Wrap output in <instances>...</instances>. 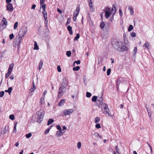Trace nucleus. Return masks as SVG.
Segmentation results:
<instances>
[{
	"label": "nucleus",
	"mask_w": 154,
	"mask_h": 154,
	"mask_svg": "<svg viewBox=\"0 0 154 154\" xmlns=\"http://www.w3.org/2000/svg\"><path fill=\"white\" fill-rule=\"evenodd\" d=\"M111 42L113 48L117 51L123 52L128 50L125 43L120 39H113Z\"/></svg>",
	"instance_id": "nucleus-1"
},
{
	"label": "nucleus",
	"mask_w": 154,
	"mask_h": 154,
	"mask_svg": "<svg viewBox=\"0 0 154 154\" xmlns=\"http://www.w3.org/2000/svg\"><path fill=\"white\" fill-rule=\"evenodd\" d=\"M105 12V17L106 18H108L111 14H112V16L113 17L116 12L115 7L114 6L112 8L106 7V8Z\"/></svg>",
	"instance_id": "nucleus-2"
},
{
	"label": "nucleus",
	"mask_w": 154,
	"mask_h": 154,
	"mask_svg": "<svg viewBox=\"0 0 154 154\" xmlns=\"http://www.w3.org/2000/svg\"><path fill=\"white\" fill-rule=\"evenodd\" d=\"M27 31V28L26 26H22L21 28L20 29L18 33V35H17L16 38H21L24 37V35Z\"/></svg>",
	"instance_id": "nucleus-3"
},
{
	"label": "nucleus",
	"mask_w": 154,
	"mask_h": 154,
	"mask_svg": "<svg viewBox=\"0 0 154 154\" xmlns=\"http://www.w3.org/2000/svg\"><path fill=\"white\" fill-rule=\"evenodd\" d=\"M44 114L45 111L43 109H41L37 112V122L40 123L43 120Z\"/></svg>",
	"instance_id": "nucleus-4"
},
{
	"label": "nucleus",
	"mask_w": 154,
	"mask_h": 154,
	"mask_svg": "<svg viewBox=\"0 0 154 154\" xmlns=\"http://www.w3.org/2000/svg\"><path fill=\"white\" fill-rule=\"evenodd\" d=\"M67 87L65 86L61 85L59 89V91L57 95V97H62L65 91H66Z\"/></svg>",
	"instance_id": "nucleus-5"
},
{
	"label": "nucleus",
	"mask_w": 154,
	"mask_h": 154,
	"mask_svg": "<svg viewBox=\"0 0 154 154\" xmlns=\"http://www.w3.org/2000/svg\"><path fill=\"white\" fill-rule=\"evenodd\" d=\"M8 25V22L6 19L3 17L0 24V32L5 28Z\"/></svg>",
	"instance_id": "nucleus-6"
},
{
	"label": "nucleus",
	"mask_w": 154,
	"mask_h": 154,
	"mask_svg": "<svg viewBox=\"0 0 154 154\" xmlns=\"http://www.w3.org/2000/svg\"><path fill=\"white\" fill-rule=\"evenodd\" d=\"M74 110L72 109H64L63 111V114L65 116L67 115H69L70 114L72 113Z\"/></svg>",
	"instance_id": "nucleus-7"
},
{
	"label": "nucleus",
	"mask_w": 154,
	"mask_h": 154,
	"mask_svg": "<svg viewBox=\"0 0 154 154\" xmlns=\"http://www.w3.org/2000/svg\"><path fill=\"white\" fill-rule=\"evenodd\" d=\"M9 131V128L8 126H5V128L1 130V133L2 134L8 133Z\"/></svg>",
	"instance_id": "nucleus-8"
},
{
	"label": "nucleus",
	"mask_w": 154,
	"mask_h": 154,
	"mask_svg": "<svg viewBox=\"0 0 154 154\" xmlns=\"http://www.w3.org/2000/svg\"><path fill=\"white\" fill-rule=\"evenodd\" d=\"M88 2L90 11L92 12H94V8L92 0H89L88 1Z\"/></svg>",
	"instance_id": "nucleus-9"
},
{
	"label": "nucleus",
	"mask_w": 154,
	"mask_h": 154,
	"mask_svg": "<svg viewBox=\"0 0 154 154\" xmlns=\"http://www.w3.org/2000/svg\"><path fill=\"white\" fill-rule=\"evenodd\" d=\"M7 10L9 11H12L13 10V7L11 4H8L6 5Z\"/></svg>",
	"instance_id": "nucleus-10"
},
{
	"label": "nucleus",
	"mask_w": 154,
	"mask_h": 154,
	"mask_svg": "<svg viewBox=\"0 0 154 154\" xmlns=\"http://www.w3.org/2000/svg\"><path fill=\"white\" fill-rule=\"evenodd\" d=\"M103 111H102V112L106 115H108V116H110V114L109 112V108H107L106 109L103 110Z\"/></svg>",
	"instance_id": "nucleus-11"
},
{
	"label": "nucleus",
	"mask_w": 154,
	"mask_h": 154,
	"mask_svg": "<svg viewBox=\"0 0 154 154\" xmlns=\"http://www.w3.org/2000/svg\"><path fill=\"white\" fill-rule=\"evenodd\" d=\"M80 11L79 8L77 7L75 11L74 12L73 15L74 16L77 17L79 14V13Z\"/></svg>",
	"instance_id": "nucleus-12"
},
{
	"label": "nucleus",
	"mask_w": 154,
	"mask_h": 154,
	"mask_svg": "<svg viewBox=\"0 0 154 154\" xmlns=\"http://www.w3.org/2000/svg\"><path fill=\"white\" fill-rule=\"evenodd\" d=\"M133 8L131 6H129L128 7V9L131 15H133L134 14V11Z\"/></svg>",
	"instance_id": "nucleus-13"
},
{
	"label": "nucleus",
	"mask_w": 154,
	"mask_h": 154,
	"mask_svg": "<svg viewBox=\"0 0 154 154\" xmlns=\"http://www.w3.org/2000/svg\"><path fill=\"white\" fill-rule=\"evenodd\" d=\"M14 66V63H12L9 65L8 70V72L11 73V72L13 69Z\"/></svg>",
	"instance_id": "nucleus-14"
},
{
	"label": "nucleus",
	"mask_w": 154,
	"mask_h": 154,
	"mask_svg": "<svg viewBox=\"0 0 154 154\" xmlns=\"http://www.w3.org/2000/svg\"><path fill=\"white\" fill-rule=\"evenodd\" d=\"M66 101V100L65 99H63L61 100L58 103V105L59 106H63L64 103H65Z\"/></svg>",
	"instance_id": "nucleus-15"
},
{
	"label": "nucleus",
	"mask_w": 154,
	"mask_h": 154,
	"mask_svg": "<svg viewBox=\"0 0 154 154\" xmlns=\"http://www.w3.org/2000/svg\"><path fill=\"white\" fill-rule=\"evenodd\" d=\"M63 82L61 85L65 86V85L67 87V83L66 79L65 78H64L63 79Z\"/></svg>",
	"instance_id": "nucleus-16"
},
{
	"label": "nucleus",
	"mask_w": 154,
	"mask_h": 154,
	"mask_svg": "<svg viewBox=\"0 0 154 154\" xmlns=\"http://www.w3.org/2000/svg\"><path fill=\"white\" fill-rule=\"evenodd\" d=\"M20 42L21 39H16L15 41L14 42V45H15V46L16 45L18 46Z\"/></svg>",
	"instance_id": "nucleus-17"
},
{
	"label": "nucleus",
	"mask_w": 154,
	"mask_h": 154,
	"mask_svg": "<svg viewBox=\"0 0 154 154\" xmlns=\"http://www.w3.org/2000/svg\"><path fill=\"white\" fill-rule=\"evenodd\" d=\"M62 130L57 131L56 132V135L57 136L60 137L62 136L63 134H64L65 132L64 131L63 132L61 131Z\"/></svg>",
	"instance_id": "nucleus-18"
},
{
	"label": "nucleus",
	"mask_w": 154,
	"mask_h": 154,
	"mask_svg": "<svg viewBox=\"0 0 154 154\" xmlns=\"http://www.w3.org/2000/svg\"><path fill=\"white\" fill-rule=\"evenodd\" d=\"M44 99V97H42L40 99V104H41L42 106H43L45 104Z\"/></svg>",
	"instance_id": "nucleus-19"
},
{
	"label": "nucleus",
	"mask_w": 154,
	"mask_h": 154,
	"mask_svg": "<svg viewBox=\"0 0 154 154\" xmlns=\"http://www.w3.org/2000/svg\"><path fill=\"white\" fill-rule=\"evenodd\" d=\"M107 108H108V105L107 104L104 103L103 105L101 106V110L102 111H103L104 109H106Z\"/></svg>",
	"instance_id": "nucleus-20"
},
{
	"label": "nucleus",
	"mask_w": 154,
	"mask_h": 154,
	"mask_svg": "<svg viewBox=\"0 0 154 154\" xmlns=\"http://www.w3.org/2000/svg\"><path fill=\"white\" fill-rule=\"evenodd\" d=\"M42 14L45 19H47V11H42Z\"/></svg>",
	"instance_id": "nucleus-21"
},
{
	"label": "nucleus",
	"mask_w": 154,
	"mask_h": 154,
	"mask_svg": "<svg viewBox=\"0 0 154 154\" xmlns=\"http://www.w3.org/2000/svg\"><path fill=\"white\" fill-rule=\"evenodd\" d=\"M146 109L147 110V111L148 112V114L149 117H150V116L151 115V110L150 109H149V107H147V106H146Z\"/></svg>",
	"instance_id": "nucleus-22"
},
{
	"label": "nucleus",
	"mask_w": 154,
	"mask_h": 154,
	"mask_svg": "<svg viewBox=\"0 0 154 154\" xmlns=\"http://www.w3.org/2000/svg\"><path fill=\"white\" fill-rule=\"evenodd\" d=\"M104 103L103 101H100L97 100V104L99 105V107H100V106H102L103 105Z\"/></svg>",
	"instance_id": "nucleus-23"
},
{
	"label": "nucleus",
	"mask_w": 154,
	"mask_h": 154,
	"mask_svg": "<svg viewBox=\"0 0 154 154\" xmlns=\"http://www.w3.org/2000/svg\"><path fill=\"white\" fill-rule=\"evenodd\" d=\"M43 65V62L41 60L40 61L39 63V67L38 69L39 71L42 69Z\"/></svg>",
	"instance_id": "nucleus-24"
},
{
	"label": "nucleus",
	"mask_w": 154,
	"mask_h": 154,
	"mask_svg": "<svg viewBox=\"0 0 154 154\" xmlns=\"http://www.w3.org/2000/svg\"><path fill=\"white\" fill-rule=\"evenodd\" d=\"M67 28V29H68V31L69 32L70 34L71 35H72V27L70 26H68Z\"/></svg>",
	"instance_id": "nucleus-25"
},
{
	"label": "nucleus",
	"mask_w": 154,
	"mask_h": 154,
	"mask_svg": "<svg viewBox=\"0 0 154 154\" xmlns=\"http://www.w3.org/2000/svg\"><path fill=\"white\" fill-rule=\"evenodd\" d=\"M12 90V88L11 87H9L8 88V89L7 90H5V91L6 92H8L9 94H10Z\"/></svg>",
	"instance_id": "nucleus-26"
},
{
	"label": "nucleus",
	"mask_w": 154,
	"mask_h": 154,
	"mask_svg": "<svg viewBox=\"0 0 154 154\" xmlns=\"http://www.w3.org/2000/svg\"><path fill=\"white\" fill-rule=\"evenodd\" d=\"M105 25V24L104 22L102 21L100 24V28L101 29H103L104 28Z\"/></svg>",
	"instance_id": "nucleus-27"
},
{
	"label": "nucleus",
	"mask_w": 154,
	"mask_h": 154,
	"mask_svg": "<svg viewBox=\"0 0 154 154\" xmlns=\"http://www.w3.org/2000/svg\"><path fill=\"white\" fill-rule=\"evenodd\" d=\"M17 122H15L14 123V129L13 130V133H15L16 131V127L17 125Z\"/></svg>",
	"instance_id": "nucleus-28"
},
{
	"label": "nucleus",
	"mask_w": 154,
	"mask_h": 154,
	"mask_svg": "<svg viewBox=\"0 0 154 154\" xmlns=\"http://www.w3.org/2000/svg\"><path fill=\"white\" fill-rule=\"evenodd\" d=\"M34 43H35V44L34 45V47L33 49L34 50H37L39 48L38 47L37 45V44L36 43V42H35V41L34 42Z\"/></svg>",
	"instance_id": "nucleus-29"
},
{
	"label": "nucleus",
	"mask_w": 154,
	"mask_h": 154,
	"mask_svg": "<svg viewBox=\"0 0 154 154\" xmlns=\"http://www.w3.org/2000/svg\"><path fill=\"white\" fill-rule=\"evenodd\" d=\"M143 46L144 47L147 48V49L149 48V43L147 42H146Z\"/></svg>",
	"instance_id": "nucleus-30"
},
{
	"label": "nucleus",
	"mask_w": 154,
	"mask_h": 154,
	"mask_svg": "<svg viewBox=\"0 0 154 154\" xmlns=\"http://www.w3.org/2000/svg\"><path fill=\"white\" fill-rule=\"evenodd\" d=\"M54 121L53 119H50L48 121V122L47 123V125H48L52 123V122H54Z\"/></svg>",
	"instance_id": "nucleus-31"
},
{
	"label": "nucleus",
	"mask_w": 154,
	"mask_h": 154,
	"mask_svg": "<svg viewBox=\"0 0 154 154\" xmlns=\"http://www.w3.org/2000/svg\"><path fill=\"white\" fill-rule=\"evenodd\" d=\"M35 89V85H34V86H33L29 90V93H31L34 91Z\"/></svg>",
	"instance_id": "nucleus-32"
},
{
	"label": "nucleus",
	"mask_w": 154,
	"mask_h": 154,
	"mask_svg": "<svg viewBox=\"0 0 154 154\" xmlns=\"http://www.w3.org/2000/svg\"><path fill=\"white\" fill-rule=\"evenodd\" d=\"M18 22H16L15 23H14V29H16L17 26H18Z\"/></svg>",
	"instance_id": "nucleus-33"
},
{
	"label": "nucleus",
	"mask_w": 154,
	"mask_h": 154,
	"mask_svg": "<svg viewBox=\"0 0 154 154\" xmlns=\"http://www.w3.org/2000/svg\"><path fill=\"white\" fill-rule=\"evenodd\" d=\"M100 121V118L98 117H97L95 120V123L96 124L98 123Z\"/></svg>",
	"instance_id": "nucleus-34"
},
{
	"label": "nucleus",
	"mask_w": 154,
	"mask_h": 154,
	"mask_svg": "<svg viewBox=\"0 0 154 154\" xmlns=\"http://www.w3.org/2000/svg\"><path fill=\"white\" fill-rule=\"evenodd\" d=\"M133 29V26L132 25H130L128 29V30L129 32H130L131 31V30H132Z\"/></svg>",
	"instance_id": "nucleus-35"
},
{
	"label": "nucleus",
	"mask_w": 154,
	"mask_h": 154,
	"mask_svg": "<svg viewBox=\"0 0 154 154\" xmlns=\"http://www.w3.org/2000/svg\"><path fill=\"white\" fill-rule=\"evenodd\" d=\"M97 97L96 96H94L92 99V101L94 102H95L96 101Z\"/></svg>",
	"instance_id": "nucleus-36"
},
{
	"label": "nucleus",
	"mask_w": 154,
	"mask_h": 154,
	"mask_svg": "<svg viewBox=\"0 0 154 154\" xmlns=\"http://www.w3.org/2000/svg\"><path fill=\"white\" fill-rule=\"evenodd\" d=\"M80 69V67L79 66H78L76 67H73V71H78Z\"/></svg>",
	"instance_id": "nucleus-37"
},
{
	"label": "nucleus",
	"mask_w": 154,
	"mask_h": 154,
	"mask_svg": "<svg viewBox=\"0 0 154 154\" xmlns=\"http://www.w3.org/2000/svg\"><path fill=\"white\" fill-rule=\"evenodd\" d=\"M137 51V47H135L134 48V50L133 51V54L135 56L136 54Z\"/></svg>",
	"instance_id": "nucleus-38"
},
{
	"label": "nucleus",
	"mask_w": 154,
	"mask_h": 154,
	"mask_svg": "<svg viewBox=\"0 0 154 154\" xmlns=\"http://www.w3.org/2000/svg\"><path fill=\"white\" fill-rule=\"evenodd\" d=\"M71 54V51H67L66 52V55L68 57H69L70 56Z\"/></svg>",
	"instance_id": "nucleus-39"
},
{
	"label": "nucleus",
	"mask_w": 154,
	"mask_h": 154,
	"mask_svg": "<svg viewBox=\"0 0 154 154\" xmlns=\"http://www.w3.org/2000/svg\"><path fill=\"white\" fill-rule=\"evenodd\" d=\"M81 146V142H79L77 144V147L78 149H80Z\"/></svg>",
	"instance_id": "nucleus-40"
},
{
	"label": "nucleus",
	"mask_w": 154,
	"mask_h": 154,
	"mask_svg": "<svg viewBox=\"0 0 154 154\" xmlns=\"http://www.w3.org/2000/svg\"><path fill=\"white\" fill-rule=\"evenodd\" d=\"M50 130V128H48L47 129H46L44 132V134L45 135L47 134L49 132Z\"/></svg>",
	"instance_id": "nucleus-41"
},
{
	"label": "nucleus",
	"mask_w": 154,
	"mask_h": 154,
	"mask_svg": "<svg viewBox=\"0 0 154 154\" xmlns=\"http://www.w3.org/2000/svg\"><path fill=\"white\" fill-rule=\"evenodd\" d=\"M80 60H78L77 61H75L74 62L73 65L74 66L75 65V63H76L77 64H79L80 63Z\"/></svg>",
	"instance_id": "nucleus-42"
},
{
	"label": "nucleus",
	"mask_w": 154,
	"mask_h": 154,
	"mask_svg": "<svg viewBox=\"0 0 154 154\" xmlns=\"http://www.w3.org/2000/svg\"><path fill=\"white\" fill-rule=\"evenodd\" d=\"M32 136V134L30 133L26 134V136L27 138H29Z\"/></svg>",
	"instance_id": "nucleus-43"
},
{
	"label": "nucleus",
	"mask_w": 154,
	"mask_h": 154,
	"mask_svg": "<svg viewBox=\"0 0 154 154\" xmlns=\"http://www.w3.org/2000/svg\"><path fill=\"white\" fill-rule=\"evenodd\" d=\"M111 69H108L107 71V75L108 76L109 75L110 73Z\"/></svg>",
	"instance_id": "nucleus-44"
},
{
	"label": "nucleus",
	"mask_w": 154,
	"mask_h": 154,
	"mask_svg": "<svg viewBox=\"0 0 154 154\" xmlns=\"http://www.w3.org/2000/svg\"><path fill=\"white\" fill-rule=\"evenodd\" d=\"M91 93L88 92H86V96L87 97H91Z\"/></svg>",
	"instance_id": "nucleus-45"
},
{
	"label": "nucleus",
	"mask_w": 154,
	"mask_h": 154,
	"mask_svg": "<svg viewBox=\"0 0 154 154\" xmlns=\"http://www.w3.org/2000/svg\"><path fill=\"white\" fill-rule=\"evenodd\" d=\"M42 8L43 10V11H46L45 8H46V5L45 4H43L42 6Z\"/></svg>",
	"instance_id": "nucleus-46"
},
{
	"label": "nucleus",
	"mask_w": 154,
	"mask_h": 154,
	"mask_svg": "<svg viewBox=\"0 0 154 154\" xmlns=\"http://www.w3.org/2000/svg\"><path fill=\"white\" fill-rule=\"evenodd\" d=\"M9 118L11 120H14V116L13 115H11L9 116Z\"/></svg>",
	"instance_id": "nucleus-47"
},
{
	"label": "nucleus",
	"mask_w": 154,
	"mask_h": 154,
	"mask_svg": "<svg viewBox=\"0 0 154 154\" xmlns=\"http://www.w3.org/2000/svg\"><path fill=\"white\" fill-rule=\"evenodd\" d=\"M94 135L96 137H97L99 138H100L101 137L100 135L98 133H95L94 134Z\"/></svg>",
	"instance_id": "nucleus-48"
},
{
	"label": "nucleus",
	"mask_w": 154,
	"mask_h": 154,
	"mask_svg": "<svg viewBox=\"0 0 154 154\" xmlns=\"http://www.w3.org/2000/svg\"><path fill=\"white\" fill-rule=\"evenodd\" d=\"M95 127L97 129L100 128H101L100 125V124H96V125Z\"/></svg>",
	"instance_id": "nucleus-49"
},
{
	"label": "nucleus",
	"mask_w": 154,
	"mask_h": 154,
	"mask_svg": "<svg viewBox=\"0 0 154 154\" xmlns=\"http://www.w3.org/2000/svg\"><path fill=\"white\" fill-rule=\"evenodd\" d=\"M4 91L0 92V97H2L4 94Z\"/></svg>",
	"instance_id": "nucleus-50"
},
{
	"label": "nucleus",
	"mask_w": 154,
	"mask_h": 154,
	"mask_svg": "<svg viewBox=\"0 0 154 154\" xmlns=\"http://www.w3.org/2000/svg\"><path fill=\"white\" fill-rule=\"evenodd\" d=\"M11 74V73L8 72L5 75V77L6 78H8L9 77V76H10Z\"/></svg>",
	"instance_id": "nucleus-51"
},
{
	"label": "nucleus",
	"mask_w": 154,
	"mask_h": 154,
	"mask_svg": "<svg viewBox=\"0 0 154 154\" xmlns=\"http://www.w3.org/2000/svg\"><path fill=\"white\" fill-rule=\"evenodd\" d=\"M56 128H57L58 130H59V131L62 130L61 128V127H60V125H57L56 126Z\"/></svg>",
	"instance_id": "nucleus-52"
},
{
	"label": "nucleus",
	"mask_w": 154,
	"mask_h": 154,
	"mask_svg": "<svg viewBox=\"0 0 154 154\" xmlns=\"http://www.w3.org/2000/svg\"><path fill=\"white\" fill-rule=\"evenodd\" d=\"M57 70L59 72H61V70L60 66H57Z\"/></svg>",
	"instance_id": "nucleus-53"
},
{
	"label": "nucleus",
	"mask_w": 154,
	"mask_h": 154,
	"mask_svg": "<svg viewBox=\"0 0 154 154\" xmlns=\"http://www.w3.org/2000/svg\"><path fill=\"white\" fill-rule=\"evenodd\" d=\"M131 35L132 37H135L136 36V33L134 32H132L131 33Z\"/></svg>",
	"instance_id": "nucleus-54"
},
{
	"label": "nucleus",
	"mask_w": 154,
	"mask_h": 154,
	"mask_svg": "<svg viewBox=\"0 0 154 154\" xmlns=\"http://www.w3.org/2000/svg\"><path fill=\"white\" fill-rule=\"evenodd\" d=\"M102 96L100 97H98L97 99V100L100 101H103V98L102 97Z\"/></svg>",
	"instance_id": "nucleus-55"
},
{
	"label": "nucleus",
	"mask_w": 154,
	"mask_h": 154,
	"mask_svg": "<svg viewBox=\"0 0 154 154\" xmlns=\"http://www.w3.org/2000/svg\"><path fill=\"white\" fill-rule=\"evenodd\" d=\"M14 37L13 33H12L11 34H10L9 35V38L10 39L13 38Z\"/></svg>",
	"instance_id": "nucleus-56"
},
{
	"label": "nucleus",
	"mask_w": 154,
	"mask_h": 154,
	"mask_svg": "<svg viewBox=\"0 0 154 154\" xmlns=\"http://www.w3.org/2000/svg\"><path fill=\"white\" fill-rule=\"evenodd\" d=\"M116 150L117 151V152L118 153V154H120L119 152V149H118V146H116Z\"/></svg>",
	"instance_id": "nucleus-57"
},
{
	"label": "nucleus",
	"mask_w": 154,
	"mask_h": 154,
	"mask_svg": "<svg viewBox=\"0 0 154 154\" xmlns=\"http://www.w3.org/2000/svg\"><path fill=\"white\" fill-rule=\"evenodd\" d=\"M45 1V0H40V4L41 5H42L44 2Z\"/></svg>",
	"instance_id": "nucleus-58"
},
{
	"label": "nucleus",
	"mask_w": 154,
	"mask_h": 154,
	"mask_svg": "<svg viewBox=\"0 0 154 154\" xmlns=\"http://www.w3.org/2000/svg\"><path fill=\"white\" fill-rule=\"evenodd\" d=\"M79 34L78 33L76 34V36L74 38H79Z\"/></svg>",
	"instance_id": "nucleus-59"
},
{
	"label": "nucleus",
	"mask_w": 154,
	"mask_h": 154,
	"mask_svg": "<svg viewBox=\"0 0 154 154\" xmlns=\"http://www.w3.org/2000/svg\"><path fill=\"white\" fill-rule=\"evenodd\" d=\"M119 13L120 15L121 16H122V12L121 10L120 9H119Z\"/></svg>",
	"instance_id": "nucleus-60"
},
{
	"label": "nucleus",
	"mask_w": 154,
	"mask_h": 154,
	"mask_svg": "<svg viewBox=\"0 0 154 154\" xmlns=\"http://www.w3.org/2000/svg\"><path fill=\"white\" fill-rule=\"evenodd\" d=\"M11 2V0H6V2L7 4H10V3Z\"/></svg>",
	"instance_id": "nucleus-61"
},
{
	"label": "nucleus",
	"mask_w": 154,
	"mask_h": 154,
	"mask_svg": "<svg viewBox=\"0 0 154 154\" xmlns=\"http://www.w3.org/2000/svg\"><path fill=\"white\" fill-rule=\"evenodd\" d=\"M57 11L60 14H61L62 12V11L59 8L57 9Z\"/></svg>",
	"instance_id": "nucleus-62"
},
{
	"label": "nucleus",
	"mask_w": 154,
	"mask_h": 154,
	"mask_svg": "<svg viewBox=\"0 0 154 154\" xmlns=\"http://www.w3.org/2000/svg\"><path fill=\"white\" fill-rule=\"evenodd\" d=\"M35 7H36V5H33L32 6V7H31V8H32V9H35Z\"/></svg>",
	"instance_id": "nucleus-63"
},
{
	"label": "nucleus",
	"mask_w": 154,
	"mask_h": 154,
	"mask_svg": "<svg viewBox=\"0 0 154 154\" xmlns=\"http://www.w3.org/2000/svg\"><path fill=\"white\" fill-rule=\"evenodd\" d=\"M47 91L46 90H45L44 92V93L43 94V95L45 96V95L47 93Z\"/></svg>",
	"instance_id": "nucleus-64"
}]
</instances>
